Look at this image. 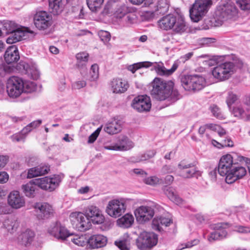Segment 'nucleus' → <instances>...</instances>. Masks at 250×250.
<instances>
[{
	"label": "nucleus",
	"instance_id": "nucleus-18",
	"mask_svg": "<svg viewBox=\"0 0 250 250\" xmlns=\"http://www.w3.org/2000/svg\"><path fill=\"white\" fill-rule=\"evenodd\" d=\"M48 232L51 235L60 240H64L69 236L66 228L58 222L52 224L49 227Z\"/></svg>",
	"mask_w": 250,
	"mask_h": 250
},
{
	"label": "nucleus",
	"instance_id": "nucleus-56",
	"mask_svg": "<svg viewBox=\"0 0 250 250\" xmlns=\"http://www.w3.org/2000/svg\"><path fill=\"white\" fill-rule=\"evenodd\" d=\"M237 100V96L232 92H229L226 98V103L228 106H230L233 104Z\"/></svg>",
	"mask_w": 250,
	"mask_h": 250
},
{
	"label": "nucleus",
	"instance_id": "nucleus-45",
	"mask_svg": "<svg viewBox=\"0 0 250 250\" xmlns=\"http://www.w3.org/2000/svg\"><path fill=\"white\" fill-rule=\"evenodd\" d=\"M212 143L214 146H216L218 148L227 146L229 147L233 146L232 141L229 138L221 140L220 143H219L215 140H212Z\"/></svg>",
	"mask_w": 250,
	"mask_h": 250
},
{
	"label": "nucleus",
	"instance_id": "nucleus-9",
	"mask_svg": "<svg viewBox=\"0 0 250 250\" xmlns=\"http://www.w3.org/2000/svg\"><path fill=\"white\" fill-rule=\"evenodd\" d=\"M128 199L120 198L109 201L106 208L107 214L113 218H118L126 211Z\"/></svg>",
	"mask_w": 250,
	"mask_h": 250
},
{
	"label": "nucleus",
	"instance_id": "nucleus-21",
	"mask_svg": "<svg viewBox=\"0 0 250 250\" xmlns=\"http://www.w3.org/2000/svg\"><path fill=\"white\" fill-rule=\"evenodd\" d=\"M85 214L89 220L95 224H101L104 221L102 211L97 207L93 205L87 207Z\"/></svg>",
	"mask_w": 250,
	"mask_h": 250
},
{
	"label": "nucleus",
	"instance_id": "nucleus-43",
	"mask_svg": "<svg viewBox=\"0 0 250 250\" xmlns=\"http://www.w3.org/2000/svg\"><path fill=\"white\" fill-rule=\"evenodd\" d=\"M23 92L31 93L37 89V85L35 83L29 81L23 80Z\"/></svg>",
	"mask_w": 250,
	"mask_h": 250
},
{
	"label": "nucleus",
	"instance_id": "nucleus-52",
	"mask_svg": "<svg viewBox=\"0 0 250 250\" xmlns=\"http://www.w3.org/2000/svg\"><path fill=\"white\" fill-rule=\"evenodd\" d=\"M156 151L155 150H149L145 153L144 154H142L137 162L146 161L148 159H149L151 158H153L156 154Z\"/></svg>",
	"mask_w": 250,
	"mask_h": 250
},
{
	"label": "nucleus",
	"instance_id": "nucleus-33",
	"mask_svg": "<svg viewBox=\"0 0 250 250\" xmlns=\"http://www.w3.org/2000/svg\"><path fill=\"white\" fill-rule=\"evenodd\" d=\"M49 7L51 13L54 15H58L63 10L62 0H49Z\"/></svg>",
	"mask_w": 250,
	"mask_h": 250
},
{
	"label": "nucleus",
	"instance_id": "nucleus-37",
	"mask_svg": "<svg viewBox=\"0 0 250 250\" xmlns=\"http://www.w3.org/2000/svg\"><path fill=\"white\" fill-rule=\"evenodd\" d=\"M35 234L33 231L27 230L20 236L21 243L22 245L27 246L33 241Z\"/></svg>",
	"mask_w": 250,
	"mask_h": 250
},
{
	"label": "nucleus",
	"instance_id": "nucleus-17",
	"mask_svg": "<svg viewBox=\"0 0 250 250\" xmlns=\"http://www.w3.org/2000/svg\"><path fill=\"white\" fill-rule=\"evenodd\" d=\"M131 105L138 112L148 111L151 107L150 99L146 95H139L134 98Z\"/></svg>",
	"mask_w": 250,
	"mask_h": 250
},
{
	"label": "nucleus",
	"instance_id": "nucleus-54",
	"mask_svg": "<svg viewBox=\"0 0 250 250\" xmlns=\"http://www.w3.org/2000/svg\"><path fill=\"white\" fill-rule=\"evenodd\" d=\"M98 35L100 38L101 41L105 43H107L110 40V34L109 33V32L106 31H100L98 33Z\"/></svg>",
	"mask_w": 250,
	"mask_h": 250
},
{
	"label": "nucleus",
	"instance_id": "nucleus-19",
	"mask_svg": "<svg viewBox=\"0 0 250 250\" xmlns=\"http://www.w3.org/2000/svg\"><path fill=\"white\" fill-rule=\"evenodd\" d=\"M234 165L232 156L230 154L225 155L220 160L218 167V173L220 175L226 177Z\"/></svg>",
	"mask_w": 250,
	"mask_h": 250
},
{
	"label": "nucleus",
	"instance_id": "nucleus-40",
	"mask_svg": "<svg viewBox=\"0 0 250 250\" xmlns=\"http://www.w3.org/2000/svg\"><path fill=\"white\" fill-rule=\"evenodd\" d=\"M169 8V3L167 0H159L158 2L155 12L157 14H163L166 13Z\"/></svg>",
	"mask_w": 250,
	"mask_h": 250
},
{
	"label": "nucleus",
	"instance_id": "nucleus-13",
	"mask_svg": "<svg viewBox=\"0 0 250 250\" xmlns=\"http://www.w3.org/2000/svg\"><path fill=\"white\" fill-rule=\"evenodd\" d=\"M158 242V237L153 232H142L136 240L138 248L144 250L155 246Z\"/></svg>",
	"mask_w": 250,
	"mask_h": 250
},
{
	"label": "nucleus",
	"instance_id": "nucleus-23",
	"mask_svg": "<svg viewBox=\"0 0 250 250\" xmlns=\"http://www.w3.org/2000/svg\"><path fill=\"white\" fill-rule=\"evenodd\" d=\"M4 59L7 64H14L20 59V55L16 45H11L5 52Z\"/></svg>",
	"mask_w": 250,
	"mask_h": 250
},
{
	"label": "nucleus",
	"instance_id": "nucleus-27",
	"mask_svg": "<svg viewBox=\"0 0 250 250\" xmlns=\"http://www.w3.org/2000/svg\"><path fill=\"white\" fill-rule=\"evenodd\" d=\"M50 170L49 167L45 165H40L28 170L27 177L31 179L47 174Z\"/></svg>",
	"mask_w": 250,
	"mask_h": 250
},
{
	"label": "nucleus",
	"instance_id": "nucleus-28",
	"mask_svg": "<svg viewBox=\"0 0 250 250\" xmlns=\"http://www.w3.org/2000/svg\"><path fill=\"white\" fill-rule=\"evenodd\" d=\"M122 128L121 121L114 119L107 123L104 127V130L109 134L113 135L119 133Z\"/></svg>",
	"mask_w": 250,
	"mask_h": 250
},
{
	"label": "nucleus",
	"instance_id": "nucleus-22",
	"mask_svg": "<svg viewBox=\"0 0 250 250\" xmlns=\"http://www.w3.org/2000/svg\"><path fill=\"white\" fill-rule=\"evenodd\" d=\"M246 173L247 170L244 167L234 165L226 177V182L229 184H232L236 180L243 178Z\"/></svg>",
	"mask_w": 250,
	"mask_h": 250
},
{
	"label": "nucleus",
	"instance_id": "nucleus-38",
	"mask_svg": "<svg viewBox=\"0 0 250 250\" xmlns=\"http://www.w3.org/2000/svg\"><path fill=\"white\" fill-rule=\"evenodd\" d=\"M104 0H86L87 6L89 9L96 12L99 11L104 3Z\"/></svg>",
	"mask_w": 250,
	"mask_h": 250
},
{
	"label": "nucleus",
	"instance_id": "nucleus-12",
	"mask_svg": "<svg viewBox=\"0 0 250 250\" xmlns=\"http://www.w3.org/2000/svg\"><path fill=\"white\" fill-rule=\"evenodd\" d=\"M23 80L18 77H10L6 82V91L8 96L17 98L23 93Z\"/></svg>",
	"mask_w": 250,
	"mask_h": 250
},
{
	"label": "nucleus",
	"instance_id": "nucleus-32",
	"mask_svg": "<svg viewBox=\"0 0 250 250\" xmlns=\"http://www.w3.org/2000/svg\"><path fill=\"white\" fill-rule=\"evenodd\" d=\"M134 222V217L132 215L126 213L117 220V224L120 227L128 228L130 227Z\"/></svg>",
	"mask_w": 250,
	"mask_h": 250
},
{
	"label": "nucleus",
	"instance_id": "nucleus-20",
	"mask_svg": "<svg viewBox=\"0 0 250 250\" xmlns=\"http://www.w3.org/2000/svg\"><path fill=\"white\" fill-rule=\"evenodd\" d=\"M7 203L12 208L17 209L25 206V200L19 191L13 190L8 196Z\"/></svg>",
	"mask_w": 250,
	"mask_h": 250
},
{
	"label": "nucleus",
	"instance_id": "nucleus-14",
	"mask_svg": "<svg viewBox=\"0 0 250 250\" xmlns=\"http://www.w3.org/2000/svg\"><path fill=\"white\" fill-rule=\"evenodd\" d=\"M52 16L47 12H37L34 16V23L39 30H45L49 28L52 24Z\"/></svg>",
	"mask_w": 250,
	"mask_h": 250
},
{
	"label": "nucleus",
	"instance_id": "nucleus-49",
	"mask_svg": "<svg viewBox=\"0 0 250 250\" xmlns=\"http://www.w3.org/2000/svg\"><path fill=\"white\" fill-rule=\"evenodd\" d=\"M90 75L91 81H96L99 78V66L97 64H94L91 66L90 70Z\"/></svg>",
	"mask_w": 250,
	"mask_h": 250
},
{
	"label": "nucleus",
	"instance_id": "nucleus-15",
	"mask_svg": "<svg viewBox=\"0 0 250 250\" xmlns=\"http://www.w3.org/2000/svg\"><path fill=\"white\" fill-rule=\"evenodd\" d=\"M136 220L140 224H144L150 220L154 215V209L149 206H141L134 210Z\"/></svg>",
	"mask_w": 250,
	"mask_h": 250
},
{
	"label": "nucleus",
	"instance_id": "nucleus-2",
	"mask_svg": "<svg viewBox=\"0 0 250 250\" xmlns=\"http://www.w3.org/2000/svg\"><path fill=\"white\" fill-rule=\"evenodd\" d=\"M62 179L60 175L36 179L23 185L21 189L26 197L33 198L35 196L36 186L43 190L52 191L59 186Z\"/></svg>",
	"mask_w": 250,
	"mask_h": 250
},
{
	"label": "nucleus",
	"instance_id": "nucleus-48",
	"mask_svg": "<svg viewBox=\"0 0 250 250\" xmlns=\"http://www.w3.org/2000/svg\"><path fill=\"white\" fill-rule=\"evenodd\" d=\"M15 67L13 65H8L3 64L0 66V75L3 77L7 73H11L14 72Z\"/></svg>",
	"mask_w": 250,
	"mask_h": 250
},
{
	"label": "nucleus",
	"instance_id": "nucleus-62",
	"mask_svg": "<svg viewBox=\"0 0 250 250\" xmlns=\"http://www.w3.org/2000/svg\"><path fill=\"white\" fill-rule=\"evenodd\" d=\"M10 212L11 209L5 203H0V214H9Z\"/></svg>",
	"mask_w": 250,
	"mask_h": 250
},
{
	"label": "nucleus",
	"instance_id": "nucleus-42",
	"mask_svg": "<svg viewBox=\"0 0 250 250\" xmlns=\"http://www.w3.org/2000/svg\"><path fill=\"white\" fill-rule=\"evenodd\" d=\"M20 28L15 22L12 21H5L3 23V29L5 30L6 33L9 34Z\"/></svg>",
	"mask_w": 250,
	"mask_h": 250
},
{
	"label": "nucleus",
	"instance_id": "nucleus-53",
	"mask_svg": "<svg viewBox=\"0 0 250 250\" xmlns=\"http://www.w3.org/2000/svg\"><path fill=\"white\" fill-rule=\"evenodd\" d=\"M236 3L242 10L250 9V0H236Z\"/></svg>",
	"mask_w": 250,
	"mask_h": 250
},
{
	"label": "nucleus",
	"instance_id": "nucleus-30",
	"mask_svg": "<svg viewBox=\"0 0 250 250\" xmlns=\"http://www.w3.org/2000/svg\"><path fill=\"white\" fill-rule=\"evenodd\" d=\"M9 34L10 35L6 39V42L13 44L21 41L25 37L26 32L20 28Z\"/></svg>",
	"mask_w": 250,
	"mask_h": 250
},
{
	"label": "nucleus",
	"instance_id": "nucleus-36",
	"mask_svg": "<svg viewBox=\"0 0 250 250\" xmlns=\"http://www.w3.org/2000/svg\"><path fill=\"white\" fill-rule=\"evenodd\" d=\"M70 241L78 246L83 247L88 244V239L86 235H75L70 238Z\"/></svg>",
	"mask_w": 250,
	"mask_h": 250
},
{
	"label": "nucleus",
	"instance_id": "nucleus-60",
	"mask_svg": "<svg viewBox=\"0 0 250 250\" xmlns=\"http://www.w3.org/2000/svg\"><path fill=\"white\" fill-rule=\"evenodd\" d=\"M11 139L13 142H24L25 136H23L21 132L13 134L11 137Z\"/></svg>",
	"mask_w": 250,
	"mask_h": 250
},
{
	"label": "nucleus",
	"instance_id": "nucleus-51",
	"mask_svg": "<svg viewBox=\"0 0 250 250\" xmlns=\"http://www.w3.org/2000/svg\"><path fill=\"white\" fill-rule=\"evenodd\" d=\"M144 182L148 185L155 186L160 182V180L156 176H150L145 178L143 180Z\"/></svg>",
	"mask_w": 250,
	"mask_h": 250
},
{
	"label": "nucleus",
	"instance_id": "nucleus-59",
	"mask_svg": "<svg viewBox=\"0 0 250 250\" xmlns=\"http://www.w3.org/2000/svg\"><path fill=\"white\" fill-rule=\"evenodd\" d=\"M233 230L240 233H250V228L243 226H235Z\"/></svg>",
	"mask_w": 250,
	"mask_h": 250
},
{
	"label": "nucleus",
	"instance_id": "nucleus-47",
	"mask_svg": "<svg viewBox=\"0 0 250 250\" xmlns=\"http://www.w3.org/2000/svg\"><path fill=\"white\" fill-rule=\"evenodd\" d=\"M3 226L9 232H12L14 229L17 228V224L13 219H7L3 222Z\"/></svg>",
	"mask_w": 250,
	"mask_h": 250
},
{
	"label": "nucleus",
	"instance_id": "nucleus-39",
	"mask_svg": "<svg viewBox=\"0 0 250 250\" xmlns=\"http://www.w3.org/2000/svg\"><path fill=\"white\" fill-rule=\"evenodd\" d=\"M166 194L175 204L178 205L183 204L184 201L172 189L170 188L167 189L166 191Z\"/></svg>",
	"mask_w": 250,
	"mask_h": 250
},
{
	"label": "nucleus",
	"instance_id": "nucleus-1",
	"mask_svg": "<svg viewBox=\"0 0 250 250\" xmlns=\"http://www.w3.org/2000/svg\"><path fill=\"white\" fill-rule=\"evenodd\" d=\"M151 94L157 100L173 102L178 99L179 92L174 88V83L172 81L156 77L151 83Z\"/></svg>",
	"mask_w": 250,
	"mask_h": 250
},
{
	"label": "nucleus",
	"instance_id": "nucleus-31",
	"mask_svg": "<svg viewBox=\"0 0 250 250\" xmlns=\"http://www.w3.org/2000/svg\"><path fill=\"white\" fill-rule=\"evenodd\" d=\"M35 208L40 210V212L45 218H48L53 214L54 209L51 205L47 203H37Z\"/></svg>",
	"mask_w": 250,
	"mask_h": 250
},
{
	"label": "nucleus",
	"instance_id": "nucleus-4",
	"mask_svg": "<svg viewBox=\"0 0 250 250\" xmlns=\"http://www.w3.org/2000/svg\"><path fill=\"white\" fill-rule=\"evenodd\" d=\"M158 27L162 30H172L176 33H182L186 31V25L184 18L174 14H167L157 21Z\"/></svg>",
	"mask_w": 250,
	"mask_h": 250
},
{
	"label": "nucleus",
	"instance_id": "nucleus-6",
	"mask_svg": "<svg viewBox=\"0 0 250 250\" xmlns=\"http://www.w3.org/2000/svg\"><path fill=\"white\" fill-rule=\"evenodd\" d=\"M153 64V63L149 62H141L128 66L127 69L129 71L134 73L138 69L142 67L147 68L152 66ZM178 66V64L176 62H174L172 67L170 69H167L163 65H160L156 62H155L153 65L154 70L158 75L164 76H168L171 75L177 69Z\"/></svg>",
	"mask_w": 250,
	"mask_h": 250
},
{
	"label": "nucleus",
	"instance_id": "nucleus-8",
	"mask_svg": "<svg viewBox=\"0 0 250 250\" xmlns=\"http://www.w3.org/2000/svg\"><path fill=\"white\" fill-rule=\"evenodd\" d=\"M181 81L184 88L188 91H199L207 85L205 78L197 75L183 76Z\"/></svg>",
	"mask_w": 250,
	"mask_h": 250
},
{
	"label": "nucleus",
	"instance_id": "nucleus-29",
	"mask_svg": "<svg viewBox=\"0 0 250 250\" xmlns=\"http://www.w3.org/2000/svg\"><path fill=\"white\" fill-rule=\"evenodd\" d=\"M171 223V220L168 218L164 217L163 216L155 217L152 223V228L156 230L161 231L162 229V227H167Z\"/></svg>",
	"mask_w": 250,
	"mask_h": 250
},
{
	"label": "nucleus",
	"instance_id": "nucleus-63",
	"mask_svg": "<svg viewBox=\"0 0 250 250\" xmlns=\"http://www.w3.org/2000/svg\"><path fill=\"white\" fill-rule=\"evenodd\" d=\"M174 168L171 165H164L161 170V172L163 174H167L168 173H171L173 171Z\"/></svg>",
	"mask_w": 250,
	"mask_h": 250
},
{
	"label": "nucleus",
	"instance_id": "nucleus-34",
	"mask_svg": "<svg viewBox=\"0 0 250 250\" xmlns=\"http://www.w3.org/2000/svg\"><path fill=\"white\" fill-rule=\"evenodd\" d=\"M130 237L127 233L124 234L122 237L115 241V245L120 250H129Z\"/></svg>",
	"mask_w": 250,
	"mask_h": 250
},
{
	"label": "nucleus",
	"instance_id": "nucleus-44",
	"mask_svg": "<svg viewBox=\"0 0 250 250\" xmlns=\"http://www.w3.org/2000/svg\"><path fill=\"white\" fill-rule=\"evenodd\" d=\"M247 112L248 111H246L241 105H238L233 108L232 113L234 116L237 117H250V114H247Z\"/></svg>",
	"mask_w": 250,
	"mask_h": 250
},
{
	"label": "nucleus",
	"instance_id": "nucleus-35",
	"mask_svg": "<svg viewBox=\"0 0 250 250\" xmlns=\"http://www.w3.org/2000/svg\"><path fill=\"white\" fill-rule=\"evenodd\" d=\"M76 65L79 68H85L88 61L89 54L86 52H81L76 55Z\"/></svg>",
	"mask_w": 250,
	"mask_h": 250
},
{
	"label": "nucleus",
	"instance_id": "nucleus-57",
	"mask_svg": "<svg viewBox=\"0 0 250 250\" xmlns=\"http://www.w3.org/2000/svg\"><path fill=\"white\" fill-rule=\"evenodd\" d=\"M199 242V240L195 239L187 243L182 244L179 246L178 249L179 250H182L185 248H190L194 246L197 245Z\"/></svg>",
	"mask_w": 250,
	"mask_h": 250
},
{
	"label": "nucleus",
	"instance_id": "nucleus-50",
	"mask_svg": "<svg viewBox=\"0 0 250 250\" xmlns=\"http://www.w3.org/2000/svg\"><path fill=\"white\" fill-rule=\"evenodd\" d=\"M210 110L212 115L219 119L225 118L224 114L222 113L220 109L216 105H212L210 107Z\"/></svg>",
	"mask_w": 250,
	"mask_h": 250
},
{
	"label": "nucleus",
	"instance_id": "nucleus-3",
	"mask_svg": "<svg viewBox=\"0 0 250 250\" xmlns=\"http://www.w3.org/2000/svg\"><path fill=\"white\" fill-rule=\"evenodd\" d=\"M243 65V62L239 59L234 62L221 63L212 69V75L218 81H225L229 79L235 73L237 68H241Z\"/></svg>",
	"mask_w": 250,
	"mask_h": 250
},
{
	"label": "nucleus",
	"instance_id": "nucleus-55",
	"mask_svg": "<svg viewBox=\"0 0 250 250\" xmlns=\"http://www.w3.org/2000/svg\"><path fill=\"white\" fill-rule=\"evenodd\" d=\"M125 21L128 25H131L137 22V17L133 13H130L126 15Z\"/></svg>",
	"mask_w": 250,
	"mask_h": 250
},
{
	"label": "nucleus",
	"instance_id": "nucleus-7",
	"mask_svg": "<svg viewBox=\"0 0 250 250\" xmlns=\"http://www.w3.org/2000/svg\"><path fill=\"white\" fill-rule=\"evenodd\" d=\"M212 4V0H196L189 10L192 21L198 22L207 13Z\"/></svg>",
	"mask_w": 250,
	"mask_h": 250
},
{
	"label": "nucleus",
	"instance_id": "nucleus-58",
	"mask_svg": "<svg viewBox=\"0 0 250 250\" xmlns=\"http://www.w3.org/2000/svg\"><path fill=\"white\" fill-rule=\"evenodd\" d=\"M156 14H157L155 12L147 11L143 12L141 14V17L144 20L149 21L154 18Z\"/></svg>",
	"mask_w": 250,
	"mask_h": 250
},
{
	"label": "nucleus",
	"instance_id": "nucleus-25",
	"mask_svg": "<svg viewBox=\"0 0 250 250\" xmlns=\"http://www.w3.org/2000/svg\"><path fill=\"white\" fill-rule=\"evenodd\" d=\"M107 239L102 234H95L88 238V244L92 249L104 247L106 245Z\"/></svg>",
	"mask_w": 250,
	"mask_h": 250
},
{
	"label": "nucleus",
	"instance_id": "nucleus-5",
	"mask_svg": "<svg viewBox=\"0 0 250 250\" xmlns=\"http://www.w3.org/2000/svg\"><path fill=\"white\" fill-rule=\"evenodd\" d=\"M237 13V9L232 2L229 1L221 3L218 6L215 11V23L213 26L221 25L224 21L235 16Z\"/></svg>",
	"mask_w": 250,
	"mask_h": 250
},
{
	"label": "nucleus",
	"instance_id": "nucleus-16",
	"mask_svg": "<svg viewBox=\"0 0 250 250\" xmlns=\"http://www.w3.org/2000/svg\"><path fill=\"white\" fill-rule=\"evenodd\" d=\"M134 146L133 143L126 136L121 135L118 137L117 142L109 146H104L107 150L124 151L130 149Z\"/></svg>",
	"mask_w": 250,
	"mask_h": 250
},
{
	"label": "nucleus",
	"instance_id": "nucleus-10",
	"mask_svg": "<svg viewBox=\"0 0 250 250\" xmlns=\"http://www.w3.org/2000/svg\"><path fill=\"white\" fill-rule=\"evenodd\" d=\"M73 227L78 230L84 231L90 229L91 223L86 214L82 212H73L69 215Z\"/></svg>",
	"mask_w": 250,
	"mask_h": 250
},
{
	"label": "nucleus",
	"instance_id": "nucleus-41",
	"mask_svg": "<svg viewBox=\"0 0 250 250\" xmlns=\"http://www.w3.org/2000/svg\"><path fill=\"white\" fill-rule=\"evenodd\" d=\"M128 12V8L124 4L118 5L114 10V14L117 18H122Z\"/></svg>",
	"mask_w": 250,
	"mask_h": 250
},
{
	"label": "nucleus",
	"instance_id": "nucleus-26",
	"mask_svg": "<svg viewBox=\"0 0 250 250\" xmlns=\"http://www.w3.org/2000/svg\"><path fill=\"white\" fill-rule=\"evenodd\" d=\"M18 67L20 70H25L33 79L37 80L40 77V71L35 64L29 65L24 62H20Z\"/></svg>",
	"mask_w": 250,
	"mask_h": 250
},
{
	"label": "nucleus",
	"instance_id": "nucleus-64",
	"mask_svg": "<svg viewBox=\"0 0 250 250\" xmlns=\"http://www.w3.org/2000/svg\"><path fill=\"white\" fill-rule=\"evenodd\" d=\"M9 180V175L5 171H0V183H6Z\"/></svg>",
	"mask_w": 250,
	"mask_h": 250
},
{
	"label": "nucleus",
	"instance_id": "nucleus-61",
	"mask_svg": "<svg viewBox=\"0 0 250 250\" xmlns=\"http://www.w3.org/2000/svg\"><path fill=\"white\" fill-rule=\"evenodd\" d=\"M129 1L135 5H140L144 3L146 6L149 5L152 3L150 0H129Z\"/></svg>",
	"mask_w": 250,
	"mask_h": 250
},
{
	"label": "nucleus",
	"instance_id": "nucleus-24",
	"mask_svg": "<svg viewBox=\"0 0 250 250\" xmlns=\"http://www.w3.org/2000/svg\"><path fill=\"white\" fill-rule=\"evenodd\" d=\"M111 90L115 93H123L125 92L129 87L127 82L122 78L113 79L111 82Z\"/></svg>",
	"mask_w": 250,
	"mask_h": 250
},
{
	"label": "nucleus",
	"instance_id": "nucleus-46",
	"mask_svg": "<svg viewBox=\"0 0 250 250\" xmlns=\"http://www.w3.org/2000/svg\"><path fill=\"white\" fill-rule=\"evenodd\" d=\"M226 224H217L214 228V229L218 234V236H219L221 239L225 238L227 234V231L225 229Z\"/></svg>",
	"mask_w": 250,
	"mask_h": 250
},
{
	"label": "nucleus",
	"instance_id": "nucleus-11",
	"mask_svg": "<svg viewBox=\"0 0 250 250\" xmlns=\"http://www.w3.org/2000/svg\"><path fill=\"white\" fill-rule=\"evenodd\" d=\"M178 175L184 178H198L202 175V172L197 169L192 163L186 161H181L178 165Z\"/></svg>",
	"mask_w": 250,
	"mask_h": 250
}]
</instances>
